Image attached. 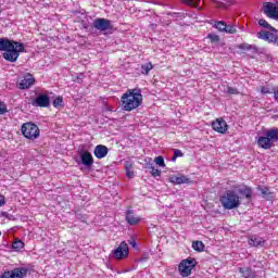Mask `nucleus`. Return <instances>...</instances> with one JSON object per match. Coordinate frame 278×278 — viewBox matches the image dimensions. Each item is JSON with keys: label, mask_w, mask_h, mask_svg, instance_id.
I'll use <instances>...</instances> for the list:
<instances>
[{"label": "nucleus", "mask_w": 278, "mask_h": 278, "mask_svg": "<svg viewBox=\"0 0 278 278\" xmlns=\"http://www.w3.org/2000/svg\"><path fill=\"white\" fill-rule=\"evenodd\" d=\"M242 197H245L248 203H251L253 199V189L248 186H236L235 190H227L219 198V203L222 204L224 210H238V207L242 205Z\"/></svg>", "instance_id": "1"}, {"label": "nucleus", "mask_w": 278, "mask_h": 278, "mask_svg": "<svg viewBox=\"0 0 278 278\" xmlns=\"http://www.w3.org/2000/svg\"><path fill=\"white\" fill-rule=\"evenodd\" d=\"M0 51H4L2 58H4L7 62H16L18 55L25 53V46L18 41L0 38Z\"/></svg>", "instance_id": "2"}, {"label": "nucleus", "mask_w": 278, "mask_h": 278, "mask_svg": "<svg viewBox=\"0 0 278 278\" xmlns=\"http://www.w3.org/2000/svg\"><path fill=\"white\" fill-rule=\"evenodd\" d=\"M122 105L125 112H131L136 108L142 105V93L140 89H129L126 93L122 96Z\"/></svg>", "instance_id": "3"}, {"label": "nucleus", "mask_w": 278, "mask_h": 278, "mask_svg": "<svg viewBox=\"0 0 278 278\" xmlns=\"http://www.w3.org/2000/svg\"><path fill=\"white\" fill-rule=\"evenodd\" d=\"M275 142H278V128L267 129L263 136L257 138L256 144L261 149H273Z\"/></svg>", "instance_id": "4"}, {"label": "nucleus", "mask_w": 278, "mask_h": 278, "mask_svg": "<svg viewBox=\"0 0 278 278\" xmlns=\"http://www.w3.org/2000/svg\"><path fill=\"white\" fill-rule=\"evenodd\" d=\"M21 131L27 140H38V138H40V128L31 122L24 123Z\"/></svg>", "instance_id": "5"}, {"label": "nucleus", "mask_w": 278, "mask_h": 278, "mask_svg": "<svg viewBox=\"0 0 278 278\" xmlns=\"http://www.w3.org/2000/svg\"><path fill=\"white\" fill-rule=\"evenodd\" d=\"M194 266H197V260L194 258H187L180 262L178 270L181 277H190V275L192 274V268H194Z\"/></svg>", "instance_id": "6"}, {"label": "nucleus", "mask_w": 278, "mask_h": 278, "mask_svg": "<svg viewBox=\"0 0 278 278\" xmlns=\"http://www.w3.org/2000/svg\"><path fill=\"white\" fill-rule=\"evenodd\" d=\"M28 269L25 267H17L9 271H4L1 278H24L27 277Z\"/></svg>", "instance_id": "7"}, {"label": "nucleus", "mask_w": 278, "mask_h": 278, "mask_svg": "<svg viewBox=\"0 0 278 278\" xmlns=\"http://www.w3.org/2000/svg\"><path fill=\"white\" fill-rule=\"evenodd\" d=\"M129 255V245L125 241L121 242V244L113 251V257L115 260H125Z\"/></svg>", "instance_id": "8"}, {"label": "nucleus", "mask_w": 278, "mask_h": 278, "mask_svg": "<svg viewBox=\"0 0 278 278\" xmlns=\"http://www.w3.org/2000/svg\"><path fill=\"white\" fill-rule=\"evenodd\" d=\"M31 105L35 108H49V105H51V99L47 93H39L31 102Z\"/></svg>", "instance_id": "9"}, {"label": "nucleus", "mask_w": 278, "mask_h": 278, "mask_svg": "<svg viewBox=\"0 0 278 278\" xmlns=\"http://www.w3.org/2000/svg\"><path fill=\"white\" fill-rule=\"evenodd\" d=\"M93 27L98 31H109V29H112V22L108 18H96Z\"/></svg>", "instance_id": "10"}, {"label": "nucleus", "mask_w": 278, "mask_h": 278, "mask_svg": "<svg viewBox=\"0 0 278 278\" xmlns=\"http://www.w3.org/2000/svg\"><path fill=\"white\" fill-rule=\"evenodd\" d=\"M212 127L214 131H217V134H227V129H229L227 122L222 117L216 118V121L212 123Z\"/></svg>", "instance_id": "11"}, {"label": "nucleus", "mask_w": 278, "mask_h": 278, "mask_svg": "<svg viewBox=\"0 0 278 278\" xmlns=\"http://www.w3.org/2000/svg\"><path fill=\"white\" fill-rule=\"evenodd\" d=\"M258 38H261V40H266L267 42H271L273 45H277L278 47V36L275 35L274 33H270L268 30H261L258 33Z\"/></svg>", "instance_id": "12"}, {"label": "nucleus", "mask_w": 278, "mask_h": 278, "mask_svg": "<svg viewBox=\"0 0 278 278\" xmlns=\"http://www.w3.org/2000/svg\"><path fill=\"white\" fill-rule=\"evenodd\" d=\"M36 84V78H34L33 75L28 74L24 76V78L18 84L20 90H27L28 88H31Z\"/></svg>", "instance_id": "13"}, {"label": "nucleus", "mask_w": 278, "mask_h": 278, "mask_svg": "<svg viewBox=\"0 0 278 278\" xmlns=\"http://www.w3.org/2000/svg\"><path fill=\"white\" fill-rule=\"evenodd\" d=\"M80 161L84 166L90 168L94 164V159L92 157V153L88 151L80 152Z\"/></svg>", "instance_id": "14"}, {"label": "nucleus", "mask_w": 278, "mask_h": 278, "mask_svg": "<svg viewBox=\"0 0 278 278\" xmlns=\"http://www.w3.org/2000/svg\"><path fill=\"white\" fill-rule=\"evenodd\" d=\"M109 152L110 150L108 149V147L99 144L94 148L93 155H96L98 160H103V157H105Z\"/></svg>", "instance_id": "15"}, {"label": "nucleus", "mask_w": 278, "mask_h": 278, "mask_svg": "<svg viewBox=\"0 0 278 278\" xmlns=\"http://www.w3.org/2000/svg\"><path fill=\"white\" fill-rule=\"evenodd\" d=\"M250 247H264L266 244V240L257 236H251L249 239Z\"/></svg>", "instance_id": "16"}, {"label": "nucleus", "mask_w": 278, "mask_h": 278, "mask_svg": "<svg viewBox=\"0 0 278 278\" xmlns=\"http://www.w3.org/2000/svg\"><path fill=\"white\" fill-rule=\"evenodd\" d=\"M277 7L273 5V3L270 2H266L264 5H263V12L264 14H266V16H268V18H271L273 16V13L275 12V9Z\"/></svg>", "instance_id": "17"}, {"label": "nucleus", "mask_w": 278, "mask_h": 278, "mask_svg": "<svg viewBox=\"0 0 278 278\" xmlns=\"http://www.w3.org/2000/svg\"><path fill=\"white\" fill-rule=\"evenodd\" d=\"M126 220L128 225H138L140 223V218L134 216V211H127Z\"/></svg>", "instance_id": "18"}, {"label": "nucleus", "mask_w": 278, "mask_h": 278, "mask_svg": "<svg viewBox=\"0 0 278 278\" xmlns=\"http://www.w3.org/2000/svg\"><path fill=\"white\" fill-rule=\"evenodd\" d=\"M172 184H177V185H181V184H190V179L186 176H173L169 178Z\"/></svg>", "instance_id": "19"}, {"label": "nucleus", "mask_w": 278, "mask_h": 278, "mask_svg": "<svg viewBox=\"0 0 278 278\" xmlns=\"http://www.w3.org/2000/svg\"><path fill=\"white\" fill-rule=\"evenodd\" d=\"M239 271L245 278H254L255 277V274L250 268H245V269L244 268H240Z\"/></svg>", "instance_id": "20"}, {"label": "nucleus", "mask_w": 278, "mask_h": 278, "mask_svg": "<svg viewBox=\"0 0 278 278\" xmlns=\"http://www.w3.org/2000/svg\"><path fill=\"white\" fill-rule=\"evenodd\" d=\"M153 71V64L152 63H146L141 65V73L142 75H149V72Z\"/></svg>", "instance_id": "21"}, {"label": "nucleus", "mask_w": 278, "mask_h": 278, "mask_svg": "<svg viewBox=\"0 0 278 278\" xmlns=\"http://www.w3.org/2000/svg\"><path fill=\"white\" fill-rule=\"evenodd\" d=\"M192 249L194 251L201 252V251H203V249H205V244H203L202 241H193Z\"/></svg>", "instance_id": "22"}, {"label": "nucleus", "mask_w": 278, "mask_h": 278, "mask_svg": "<svg viewBox=\"0 0 278 278\" xmlns=\"http://www.w3.org/2000/svg\"><path fill=\"white\" fill-rule=\"evenodd\" d=\"M214 27L218 29V31H225L227 29V23L219 21L214 24Z\"/></svg>", "instance_id": "23"}, {"label": "nucleus", "mask_w": 278, "mask_h": 278, "mask_svg": "<svg viewBox=\"0 0 278 278\" xmlns=\"http://www.w3.org/2000/svg\"><path fill=\"white\" fill-rule=\"evenodd\" d=\"M24 247H25V243L21 240L14 241L12 243V249H14L15 251H21V249H23Z\"/></svg>", "instance_id": "24"}, {"label": "nucleus", "mask_w": 278, "mask_h": 278, "mask_svg": "<svg viewBox=\"0 0 278 278\" xmlns=\"http://www.w3.org/2000/svg\"><path fill=\"white\" fill-rule=\"evenodd\" d=\"M237 49H241L242 51H251V49H253V46L249 43H240L237 46Z\"/></svg>", "instance_id": "25"}, {"label": "nucleus", "mask_w": 278, "mask_h": 278, "mask_svg": "<svg viewBox=\"0 0 278 278\" xmlns=\"http://www.w3.org/2000/svg\"><path fill=\"white\" fill-rule=\"evenodd\" d=\"M155 164H157V166H161L162 168H164V166H166V163H164V157L163 156H156L154 159Z\"/></svg>", "instance_id": "26"}, {"label": "nucleus", "mask_w": 278, "mask_h": 278, "mask_svg": "<svg viewBox=\"0 0 278 278\" xmlns=\"http://www.w3.org/2000/svg\"><path fill=\"white\" fill-rule=\"evenodd\" d=\"M150 173L152 177H160L162 175V170L154 168L153 166L150 167Z\"/></svg>", "instance_id": "27"}, {"label": "nucleus", "mask_w": 278, "mask_h": 278, "mask_svg": "<svg viewBox=\"0 0 278 278\" xmlns=\"http://www.w3.org/2000/svg\"><path fill=\"white\" fill-rule=\"evenodd\" d=\"M261 194H263L264 199H270V194H273L268 188L264 187L261 189Z\"/></svg>", "instance_id": "28"}, {"label": "nucleus", "mask_w": 278, "mask_h": 278, "mask_svg": "<svg viewBox=\"0 0 278 278\" xmlns=\"http://www.w3.org/2000/svg\"><path fill=\"white\" fill-rule=\"evenodd\" d=\"M207 38L211 42H220V37L216 34H208Z\"/></svg>", "instance_id": "29"}, {"label": "nucleus", "mask_w": 278, "mask_h": 278, "mask_svg": "<svg viewBox=\"0 0 278 278\" xmlns=\"http://www.w3.org/2000/svg\"><path fill=\"white\" fill-rule=\"evenodd\" d=\"M226 34H236L237 29L235 28V26L231 25H227L226 24V29L224 30Z\"/></svg>", "instance_id": "30"}, {"label": "nucleus", "mask_w": 278, "mask_h": 278, "mask_svg": "<svg viewBox=\"0 0 278 278\" xmlns=\"http://www.w3.org/2000/svg\"><path fill=\"white\" fill-rule=\"evenodd\" d=\"M258 25L261 27H264L265 29H268L270 27V24H268V22H266V20H264V18L258 21Z\"/></svg>", "instance_id": "31"}, {"label": "nucleus", "mask_w": 278, "mask_h": 278, "mask_svg": "<svg viewBox=\"0 0 278 278\" xmlns=\"http://www.w3.org/2000/svg\"><path fill=\"white\" fill-rule=\"evenodd\" d=\"M8 112V105L0 101V116Z\"/></svg>", "instance_id": "32"}, {"label": "nucleus", "mask_w": 278, "mask_h": 278, "mask_svg": "<svg viewBox=\"0 0 278 278\" xmlns=\"http://www.w3.org/2000/svg\"><path fill=\"white\" fill-rule=\"evenodd\" d=\"M62 98H55L52 102L53 108H60V105H62Z\"/></svg>", "instance_id": "33"}, {"label": "nucleus", "mask_w": 278, "mask_h": 278, "mask_svg": "<svg viewBox=\"0 0 278 278\" xmlns=\"http://www.w3.org/2000/svg\"><path fill=\"white\" fill-rule=\"evenodd\" d=\"M184 3H187V5H199V2L201 0H182Z\"/></svg>", "instance_id": "34"}, {"label": "nucleus", "mask_w": 278, "mask_h": 278, "mask_svg": "<svg viewBox=\"0 0 278 278\" xmlns=\"http://www.w3.org/2000/svg\"><path fill=\"white\" fill-rule=\"evenodd\" d=\"M228 94H238V89L233 87H227Z\"/></svg>", "instance_id": "35"}, {"label": "nucleus", "mask_w": 278, "mask_h": 278, "mask_svg": "<svg viewBox=\"0 0 278 278\" xmlns=\"http://www.w3.org/2000/svg\"><path fill=\"white\" fill-rule=\"evenodd\" d=\"M271 17L270 18H274L275 21H278V7H276V9H274V12L271 13Z\"/></svg>", "instance_id": "36"}, {"label": "nucleus", "mask_w": 278, "mask_h": 278, "mask_svg": "<svg viewBox=\"0 0 278 278\" xmlns=\"http://www.w3.org/2000/svg\"><path fill=\"white\" fill-rule=\"evenodd\" d=\"M261 92L262 94H270V89L268 87H262Z\"/></svg>", "instance_id": "37"}, {"label": "nucleus", "mask_w": 278, "mask_h": 278, "mask_svg": "<svg viewBox=\"0 0 278 278\" xmlns=\"http://www.w3.org/2000/svg\"><path fill=\"white\" fill-rule=\"evenodd\" d=\"M174 155L175 157H184V152H181V150H175Z\"/></svg>", "instance_id": "38"}, {"label": "nucleus", "mask_w": 278, "mask_h": 278, "mask_svg": "<svg viewBox=\"0 0 278 278\" xmlns=\"http://www.w3.org/2000/svg\"><path fill=\"white\" fill-rule=\"evenodd\" d=\"M126 175L129 177V179H134V172L131 169H126Z\"/></svg>", "instance_id": "39"}, {"label": "nucleus", "mask_w": 278, "mask_h": 278, "mask_svg": "<svg viewBox=\"0 0 278 278\" xmlns=\"http://www.w3.org/2000/svg\"><path fill=\"white\" fill-rule=\"evenodd\" d=\"M131 168H134L131 162H126V170H131Z\"/></svg>", "instance_id": "40"}, {"label": "nucleus", "mask_w": 278, "mask_h": 278, "mask_svg": "<svg viewBox=\"0 0 278 278\" xmlns=\"http://www.w3.org/2000/svg\"><path fill=\"white\" fill-rule=\"evenodd\" d=\"M130 247H132L134 249H136V247H138V243L136 242V240H130L129 241Z\"/></svg>", "instance_id": "41"}, {"label": "nucleus", "mask_w": 278, "mask_h": 278, "mask_svg": "<svg viewBox=\"0 0 278 278\" xmlns=\"http://www.w3.org/2000/svg\"><path fill=\"white\" fill-rule=\"evenodd\" d=\"M1 205H5V198L3 195H0V207Z\"/></svg>", "instance_id": "42"}, {"label": "nucleus", "mask_w": 278, "mask_h": 278, "mask_svg": "<svg viewBox=\"0 0 278 278\" xmlns=\"http://www.w3.org/2000/svg\"><path fill=\"white\" fill-rule=\"evenodd\" d=\"M268 29H269V31H273L274 35L277 34V31H278L277 28H275L273 26H270Z\"/></svg>", "instance_id": "43"}, {"label": "nucleus", "mask_w": 278, "mask_h": 278, "mask_svg": "<svg viewBox=\"0 0 278 278\" xmlns=\"http://www.w3.org/2000/svg\"><path fill=\"white\" fill-rule=\"evenodd\" d=\"M274 99L278 102V90H274Z\"/></svg>", "instance_id": "44"}, {"label": "nucleus", "mask_w": 278, "mask_h": 278, "mask_svg": "<svg viewBox=\"0 0 278 278\" xmlns=\"http://www.w3.org/2000/svg\"><path fill=\"white\" fill-rule=\"evenodd\" d=\"M177 157L178 156H175V154H174V156L172 157V162H176Z\"/></svg>", "instance_id": "45"}, {"label": "nucleus", "mask_w": 278, "mask_h": 278, "mask_svg": "<svg viewBox=\"0 0 278 278\" xmlns=\"http://www.w3.org/2000/svg\"><path fill=\"white\" fill-rule=\"evenodd\" d=\"M276 5H278V1H276Z\"/></svg>", "instance_id": "46"}, {"label": "nucleus", "mask_w": 278, "mask_h": 278, "mask_svg": "<svg viewBox=\"0 0 278 278\" xmlns=\"http://www.w3.org/2000/svg\"><path fill=\"white\" fill-rule=\"evenodd\" d=\"M0 236H1V231H0Z\"/></svg>", "instance_id": "47"}]
</instances>
